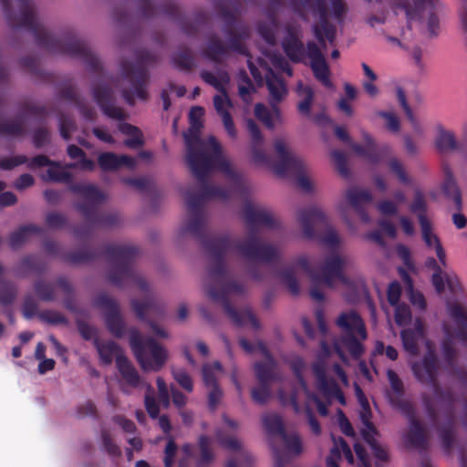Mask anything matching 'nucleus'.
I'll return each mask as SVG.
<instances>
[{"label": "nucleus", "instance_id": "obj_1", "mask_svg": "<svg viewBox=\"0 0 467 467\" xmlns=\"http://www.w3.org/2000/svg\"><path fill=\"white\" fill-rule=\"evenodd\" d=\"M0 3L12 28L28 29L39 47L51 53L79 58L89 71L104 77L100 60L88 44L77 37L72 31L64 32L59 36L49 34L38 21L35 5L31 0H0Z\"/></svg>", "mask_w": 467, "mask_h": 467}, {"label": "nucleus", "instance_id": "obj_2", "mask_svg": "<svg viewBox=\"0 0 467 467\" xmlns=\"http://www.w3.org/2000/svg\"><path fill=\"white\" fill-rule=\"evenodd\" d=\"M209 250L211 264L208 267L209 283L205 285V291L209 298L222 305L225 314L237 327L250 324L254 329L260 328V322L250 309L239 311L235 309L229 299V296L242 295L244 293V285L234 280H227L228 269L225 262L226 254L234 250L230 236L214 238L206 244Z\"/></svg>", "mask_w": 467, "mask_h": 467}, {"label": "nucleus", "instance_id": "obj_3", "mask_svg": "<svg viewBox=\"0 0 467 467\" xmlns=\"http://www.w3.org/2000/svg\"><path fill=\"white\" fill-rule=\"evenodd\" d=\"M104 255L110 265L107 277L109 283L123 287L126 284H135L141 291L148 292L147 281L140 276L134 264L139 255V249L130 244H107L100 249L81 247L76 251L61 255L62 261L70 265H81L94 261Z\"/></svg>", "mask_w": 467, "mask_h": 467}, {"label": "nucleus", "instance_id": "obj_4", "mask_svg": "<svg viewBox=\"0 0 467 467\" xmlns=\"http://www.w3.org/2000/svg\"><path fill=\"white\" fill-rule=\"evenodd\" d=\"M203 116L202 107L194 106L190 109V128L184 134L187 165L192 176L200 179L213 171L231 175L233 171L230 162L224 158L217 139L214 136H209L206 140L200 137Z\"/></svg>", "mask_w": 467, "mask_h": 467}, {"label": "nucleus", "instance_id": "obj_5", "mask_svg": "<svg viewBox=\"0 0 467 467\" xmlns=\"http://www.w3.org/2000/svg\"><path fill=\"white\" fill-rule=\"evenodd\" d=\"M246 128L251 137L252 160L255 164L271 166L274 172L280 177L294 175L296 177V182L297 187L306 192L312 191L311 182L304 174L305 167L303 161L290 153L283 140L277 139L275 140L274 147L278 161L272 164L263 149L264 138L258 125L254 119H248Z\"/></svg>", "mask_w": 467, "mask_h": 467}, {"label": "nucleus", "instance_id": "obj_6", "mask_svg": "<svg viewBox=\"0 0 467 467\" xmlns=\"http://www.w3.org/2000/svg\"><path fill=\"white\" fill-rule=\"evenodd\" d=\"M243 216L248 233L244 241L232 239L234 251L248 260L263 263H272L278 260V249L273 244L263 243L256 231L259 226L275 227V221L272 213L267 210L255 207L251 202H246L243 207Z\"/></svg>", "mask_w": 467, "mask_h": 467}, {"label": "nucleus", "instance_id": "obj_7", "mask_svg": "<svg viewBox=\"0 0 467 467\" xmlns=\"http://www.w3.org/2000/svg\"><path fill=\"white\" fill-rule=\"evenodd\" d=\"M211 172H206L202 179L193 176L201 185V192H195L187 191L184 192L185 203L189 213L187 223L181 228L182 234L189 233L193 234L202 244L203 249L209 254V250L206 244L214 239L223 236H230L229 234H218L213 236H207L204 233V212L203 205L208 200L218 199L226 201L230 197V192L220 186L209 183L208 178Z\"/></svg>", "mask_w": 467, "mask_h": 467}, {"label": "nucleus", "instance_id": "obj_8", "mask_svg": "<svg viewBox=\"0 0 467 467\" xmlns=\"http://www.w3.org/2000/svg\"><path fill=\"white\" fill-rule=\"evenodd\" d=\"M69 190L82 198L81 202L74 204V207L88 223L74 228L73 234L76 238L84 240L89 236L92 228L113 226L119 223V216L116 213H100L99 207L106 200V195L96 185L76 182L69 185Z\"/></svg>", "mask_w": 467, "mask_h": 467}, {"label": "nucleus", "instance_id": "obj_9", "mask_svg": "<svg viewBox=\"0 0 467 467\" xmlns=\"http://www.w3.org/2000/svg\"><path fill=\"white\" fill-rule=\"evenodd\" d=\"M285 30V36L282 41V47L287 57L294 63H301L307 57L315 78L325 88H332L330 68L321 47L314 41H308L305 47L301 40L302 32L299 26L287 25Z\"/></svg>", "mask_w": 467, "mask_h": 467}, {"label": "nucleus", "instance_id": "obj_10", "mask_svg": "<svg viewBox=\"0 0 467 467\" xmlns=\"http://www.w3.org/2000/svg\"><path fill=\"white\" fill-rule=\"evenodd\" d=\"M222 16L224 21L222 31L228 38V46L224 45L217 35L212 34L208 36L202 51V56L214 63H221L222 59L229 55V51L241 55L248 53L243 41L250 36L249 26L239 21L235 12L232 10L222 9Z\"/></svg>", "mask_w": 467, "mask_h": 467}, {"label": "nucleus", "instance_id": "obj_11", "mask_svg": "<svg viewBox=\"0 0 467 467\" xmlns=\"http://www.w3.org/2000/svg\"><path fill=\"white\" fill-rule=\"evenodd\" d=\"M136 63H122V72L133 87L134 91L130 89L122 90V97L130 106L135 104L137 96L141 100H147L149 94L147 91V83L149 73L147 67L152 66L158 62V57L147 49H139L135 53Z\"/></svg>", "mask_w": 467, "mask_h": 467}, {"label": "nucleus", "instance_id": "obj_12", "mask_svg": "<svg viewBox=\"0 0 467 467\" xmlns=\"http://www.w3.org/2000/svg\"><path fill=\"white\" fill-rule=\"evenodd\" d=\"M130 347L144 371H160L168 360L167 349L151 337H145L137 328L130 330Z\"/></svg>", "mask_w": 467, "mask_h": 467}, {"label": "nucleus", "instance_id": "obj_13", "mask_svg": "<svg viewBox=\"0 0 467 467\" xmlns=\"http://www.w3.org/2000/svg\"><path fill=\"white\" fill-rule=\"evenodd\" d=\"M449 314L454 321L455 329L451 333L446 325L443 327L447 334V337L442 342L443 358L448 367L451 368L452 374L467 386V369L455 365L456 351L451 341V337H454L467 346V313L462 306L453 304L449 307Z\"/></svg>", "mask_w": 467, "mask_h": 467}, {"label": "nucleus", "instance_id": "obj_14", "mask_svg": "<svg viewBox=\"0 0 467 467\" xmlns=\"http://www.w3.org/2000/svg\"><path fill=\"white\" fill-rule=\"evenodd\" d=\"M290 7L302 19L307 20V10L318 17L319 23L312 26L316 39L322 48L327 47L326 40L334 45L337 29L328 20L327 0H290Z\"/></svg>", "mask_w": 467, "mask_h": 467}, {"label": "nucleus", "instance_id": "obj_15", "mask_svg": "<svg viewBox=\"0 0 467 467\" xmlns=\"http://www.w3.org/2000/svg\"><path fill=\"white\" fill-rule=\"evenodd\" d=\"M297 219L306 239H317L329 247H337L340 239L336 230L329 224L325 213L317 206L300 209Z\"/></svg>", "mask_w": 467, "mask_h": 467}, {"label": "nucleus", "instance_id": "obj_16", "mask_svg": "<svg viewBox=\"0 0 467 467\" xmlns=\"http://www.w3.org/2000/svg\"><path fill=\"white\" fill-rule=\"evenodd\" d=\"M337 327L341 330V342L350 356L358 359L365 352L362 341L368 338L366 325L360 315L350 310L342 312L336 320Z\"/></svg>", "mask_w": 467, "mask_h": 467}, {"label": "nucleus", "instance_id": "obj_17", "mask_svg": "<svg viewBox=\"0 0 467 467\" xmlns=\"http://www.w3.org/2000/svg\"><path fill=\"white\" fill-rule=\"evenodd\" d=\"M426 348L423 358L411 364V371L419 382L433 387L439 382L440 362L430 341L426 342Z\"/></svg>", "mask_w": 467, "mask_h": 467}, {"label": "nucleus", "instance_id": "obj_18", "mask_svg": "<svg viewBox=\"0 0 467 467\" xmlns=\"http://www.w3.org/2000/svg\"><path fill=\"white\" fill-rule=\"evenodd\" d=\"M130 304L136 317L140 320L146 322L150 327L155 335L163 338L168 337V333L147 317H163L164 305L160 300L152 296H148L143 302L137 299H132Z\"/></svg>", "mask_w": 467, "mask_h": 467}, {"label": "nucleus", "instance_id": "obj_19", "mask_svg": "<svg viewBox=\"0 0 467 467\" xmlns=\"http://www.w3.org/2000/svg\"><path fill=\"white\" fill-rule=\"evenodd\" d=\"M346 260L337 254L327 255L319 269L317 270L315 282H321L328 287H333L335 280L348 285V278L344 274Z\"/></svg>", "mask_w": 467, "mask_h": 467}, {"label": "nucleus", "instance_id": "obj_20", "mask_svg": "<svg viewBox=\"0 0 467 467\" xmlns=\"http://www.w3.org/2000/svg\"><path fill=\"white\" fill-rule=\"evenodd\" d=\"M95 304L105 311V324L110 334L117 338L122 337L125 322L117 301L107 294H101L96 298Z\"/></svg>", "mask_w": 467, "mask_h": 467}, {"label": "nucleus", "instance_id": "obj_21", "mask_svg": "<svg viewBox=\"0 0 467 467\" xmlns=\"http://www.w3.org/2000/svg\"><path fill=\"white\" fill-rule=\"evenodd\" d=\"M91 91L94 100L107 117L117 120H125L129 117L123 109L115 106L113 89L109 84H94Z\"/></svg>", "mask_w": 467, "mask_h": 467}, {"label": "nucleus", "instance_id": "obj_22", "mask_svg": "<svg viewBox=\"0 0 467 467\" xmlns=\"http://www.w3.org/2000/svg\"><path fill=\"white\" fill-rule=\"evenodd\" d=\"M313 373L317 379V389L324 397L336 399L342 406L347 404L342 389L334 379L327 377L324 364L315 363L313 365Z\"/></svg>", "mask_w": 467, "mask_h": 467}, {"label": "nucleus", "instance_id": "obj_23", "mask_svg": "<svg viewBox=\"0 0 467 467\" xmlns=\"http://www.w3.org/2000/svg\"><path fill=\"white\" fill-rule=\"evenodd\" d=\"M265 85L269 92V105L275 115L280 118L281 110L278 105L287 95L286 85L272 69H269L265 76Z\"/></svg>", "mask_w": 467, "mask_h": 467}, {"label": "nucleus", "instance_id": "obj_24", "mask_svg": "<svg viewBox=\"0 0 467 467\" xmlns=\"http://www.w3.org/2000/svg\"><path fill=\"white\" fill-rule=\"evenodd\" d=\"M140 13L144 18L154 17L157 13L163 14L171 18H177L180 15L178 5L172 0H164L155 6L150 0H139Z\"/></svg>", "mask_w": 467, "mask_h": 467}, {"label": "nucleus", "instance_id": "obj_25", "mask_svg": "<svg viewBox=\"0 0 467 467\" xmlns=\"http://www.w3.org/2000/svg\"><path fill=\"white\" fill-rule=\"evenodd\" d=\"M425 337V326L420 319H416L412 328L403 329L400 338L404 349L411 356L419 353V342Z\"/></svg>", "mask_w": 467, "mask_h": 467}, {"label": "nucleus", "instance_id": "obj_26", "mask_svg": "<svg viewBox=\"0 0 467 467\" xmlns=\"http://www.w3.org/2000/svg\"><path fill=\"white\" fill-rule=\"evenodd\" d=\"M98 164L102 171H117L124 166L133 170L137 161L135 158L129 155L102 152L98 157Z\"/></svg>", "mask_w": 467, "mask_h": 467}, {"label": "nucleus", "instance_id": "obj_27", "mask_svg": "<svg viewBox=\"0 0 467 467\" xmlns=\"http://www.w3.org/2000/svg\"><path fill=\"white\" fill-rule=\"evenodd\" d=\"M346 198L360 216L362 222L368 223L369 215L363 205L369 203L372 201V195L369 191L358 188H350L346 192Z\"/></svg>", "mask_w": 467, "mask_h": 467}, {"label": "nucleus", "instance_id": "obj_28", "mask_svg": "<svg viewBox=\"0 0 467 467\" xmlns=\"http://www.w3.org/2000/svg\"><path fill=\"white\" fill-rule=\"evenodd\" d=\"M94 346L102 365H110L114 359L117 362L119 357H126L122 348L112 340H100L96 337Z\"/></svg>", "mask_w": 467, "mask_h": 467}, {"label": "nucleus", "instance_id": "obj_29", "mask_svg": "<svg viewBox=\"0 0 467 467\" xmlns=\"http://www.w3.org/2000/svg\"><path fill=\"white\" fill-rule=\"evenodd\" d=\"M43 229L33 223L19 226L16 231L12 232L8 237L9 246L13 250H16L24 245L32 234H42Z\"/></svg>", "mask_w": 467, "mask_h": 467}, {"label": "nucleus", "instance_id": "obj_30", "mask_svg": "<svg viewBox=\"0 0 467 467\" xmlns=\"http://www.w3.org/2000/svg\"><path fill=\"white\" fill-rule=\"evenodd\" d=\"M405 441L408 446L417 449H425L427 446L424 428L414 416L410 419V430L405 436Z\"/></svg>", "mask_w": 467, "mask_h": 467}, {"label": "nucleus", "instance_id": "obj_31", "mask_svg": "<svg viewBox=\"0 0 467 467\" xmlns=\"http://www.w3.org/2000/svg\"><path fill=\"white\" fill-rule=\"evenodd\" d=\"M117 368L122 380L131 388H139L141 384V378L134 365L127 357H119L117 360Z\"/></svg>", "mask_w": 467, "mask_h": 467}, {"label": "nucleus", "instance_id": "obj_32", "mask_svg": "<svg viewBox=\"0 0 467 467\" xmlns=\"http://www.w3.org/2000/svg\"><path fill=\"white\" fill-rule=\"evenodd\" d=\"M441 188L444 195L454 202L457 210H462V193L453 176V172L449 167L444 169V181Z\"/></svg>", "mask_w": 467, "mask_h": 467}, {"label": "nucleus", "instance_id": "obj_33", "mask_svg": "<svg viewBox=\"0 0 467 467\" xmlns=\"http://www.w3.org/2000/svg\"><path fill=\"white\" fill-rule=\"evenodd\" d=\"M363 140L365 145L358 143H351L352 150L358 155L361 156L372 163H377L380 160L379 153L378 152L376 144L373 138L367 132H363Z\"/></svg>", "mask_w": 467, "mask_h": 467}, {"label": "nucleus", "instance_id": "obj_34", "mask_svg": "<svg viewBox=\"0 0 467 467\" xmlns=\"http://www.w3.org/2000/svg\"><path fill=\"white\" fill-rule=\"evenodd\" d=\"M421 228L422 239L425 244L429 247H434L437 257L442 265H446V254L440 242L439 237L432 233L431 223H422L420 224Z\"/></svg>", "mask_w": 467, "mask_h": 467}, {"label": "nucleus", "instance_id": "obj_35", "mask_svg": "<svg viewBox=\"0 0 467 467\" xmlns=\"http://www.w3.org/2000/svg\"><path fill=\"white\" fill-rule=\"evenodd\" d=\"M172 66L182 71H191L196 66L192 51L186 46L180 47L171 58Z\"/></svg>", "mask_w": 467, "mask_h": 467}, {"label": "nucleus", "instance_id": "obj_36", "mask_svg": "<svg viewBox=\"0 0 467 467\" xmlns=\"http://www.w3.org/2000/svg\"><path fill=\"white\" fill-rule=\"evenodd\" d=\"M119 130L129 137L124 140L126 147L135 150L144 145L143 133L138 127L128 122H120L119 124Z\"/></svg>", "mask_w": 467, "mask_h": 467}, {"label": "nucleus", "instance_id": "obj_37", "mask_svg": "<svg viewBox=\"0 0 467 467\" xmlns=\"http://www.w3.org/2000/svg\"><path fill=\"white\" fill-rule=\"evenodd\" d=\"M46 265L36 254H26L23 256L17 265L16 275L26 276L30 272L41 274L45 271Z\"/></svg>", "mask_w": 467, "mask_h": 467}, {"label": "nucleus", "instance_id": "obj_38", "mask_svg": "<svg viewBox=\"0 0 467 467\" xmlns=\"http://www.w3.org/2000/svg\"><path fill=\"white\" fill-rule=\"evenodd\" d=\"M255 378L258 383L271 385L276 380L275 363L273 358L265 362H256L254 366Z\"/></svg>", "mask_w": 467, "mask_h": 467}, {"label": "nucleus", "instance_id": "obj_39", "mask_svg": "<svg viewBox=\"0 0 467 467\" xmlns=\"http://www.w3.org/2000/svg\"><path fill=\"white\" fill-rule=\"evenodd\" d=\"M437 131L435 147L439 152L445 153L454 151L458 149L455 135L451 130H447L442 126H438Z\"/></svg>", "mask_w": 467, "mask_h": 467}, {"label": "nucleus", "instance_id": "obj_40", "mask_svg": "<svg viewBox=\"0 0 467 467\" xmlns=\"http://www.w3.org/2000/svg\"><path fill=\"white\" fill-rule=\"evenodd\" d=\"M201 78L208 85L214 88L218 92L226 96L225 86L230 83V75L227 71L222 70L218 72V77L214 76L208 70H202L200 73Z\"/></svg>", "mask_w": 467, "mask_h": 467}, {"label": "nucleus", "instance_id": "obj_41", "mask_svg": "<svg viewBox=\"0 0 467 467\" xmlns=\"http://www.w3.org/2000/svg\"><path fill=\"white\" fill-rule=\"evenodd\" d=\"M200 457L196 461V467H208L214 460V453L211 449V440L206 435L198 439Z\"/></svg>", "mask_w": 467, "mask_h": 467}, {"label": "nucleus", "instance_id": "obj_42", "mask_svg": "<svg viewBox=\"0 0 467 467\" xmlns=\"http://www.w3.org/2000/svg\"><path fill=\"white\" fill-rule=\"evenodd\" d=\"M270 19L269 23L260 22L257 26V31L259 36L268 44L275 45L276 42L275 31L278 26L276 16L271 15L268 16Z\"/></svg>", "mask_w": 467, "mask_h": 467}, {"label": "nucleus", "instance_id": "obj_43", "mask_svg": "<svg viewBox=\"0 0 467 467\" xmlns=\"http://www.w3.org/2000/svg\"><path fill=\"white\" fill-rule=\"evenodd\" d=\"M410 210L417 215L420 224L430 222L427 218V202L421 191H415L413 201L410 205Z\"/></svg>", "mask_w": 467, "mask_h": 467}, {"label": "nucleus", "instance_id": "obj_44", "mask_svg": "<svg viewBox=\"0 0 467 467\" xmlns=\"http://www.w3.org/2000/svg\"><path fill=\"white\" fill-rule=\"evenodd\" d=\"M439 435L441 445L446 453H451L454 444V419L448 417V421L440 428Z\"/></svg>", "mask_w": 467, "mask_h": 467}, {"label": "nucleus", "instance_id": "obj_45", "mask_svg": "<svg viewBox=\"0 0 467 467\" xmlns=\"http://www.w3.org/2000/svg\"><path fill=\"white\" fill-rule=\"evenodd\" d=\"M262 421L265 431L270 435L281 437L285 432L282 418L277 414L265 415Z\"/></svg>", "mask_w": 467, "mask_h": 467}, {"label": "nucleus", "instance_id": "obj_46", "mask_svg": "<svg viewBox=\"0 0 467 467\" xmlns=\"http://www.w3.org/2000/svg\"><path fill=\"white\" fill-rule=\"evenodd\" d=\"M354 390H355L356 397H357V399L360 404V407L362 409V411L360 413V418H361L362 421L370 430H374V426L370 422L371 410H370L368 400L365 393L363 392L361 387L357 382L354 383Z\"/></svg>", "mask_w": 467, "mask_h": 467}, {"label": "nucleus", "instance_id": "obj_47", "mask_svg": "<svg viewBox=\"0 0 467 467\" xmlns=\"http://www.w3.org/2000/svg\"><path fill=\"white\" fill-rule=\"evenodd\" d=\"M25 133V124L20 119H6L0 121V135L20 137Z\"/></svg>", "mask_w": 467, "mask_h": 467}, {"label": "nucleus", "instance_id": "obj_48", "mask_svg": "<svg viewBox=\"0 0 467 467\" xmlns=\"http://www.w3.org/2000/svg\"><path fill=\"white\" fill-rule=\"evenodd\" d=\"M17 296V286L9 280H0V304L12 305Z\"/></svg>", "mask_w": 467, "mask_h": 467}, {"label": "nucleus", "instance_id": "obj_49", "mask_svg": "<svg viewBox=\"0 0 467 467\" xmlns=\"http://www.w3.org/2000/svg\"><path fill=\"white\" fill-rule=\"evenodd\" d=\"M431 389L437 400L447 407L448 417H453V406L455 403V398L452 391L450 389H442L439 382L431 387Z\"/></svg>", "mask_w": 467, "mask_h": 467}, {"label": "nucleus", "instance_id": "obj_50", "mask_svg": "<svg viewBox=\"0 0 467 467\" xmlns=\"http://www.w3.org/2000/svg\"><path fill=\"white\" fill-rule=\"evenodd\" d=\"M34 290L41 301L52 302L56 299L55 286L51 283L36 280L34 283Z\"/></svg>", "mask_w": 467, "mask_h": 467}, {"label": "nucleus", "instance_id": "obj_51", "mask_svg": "<svg viewBox=\"0 0 467 467\" xmlns=\"http://www.w3.org/2000/svg\"><path fill=\"white\" fill-rule=\"evenodd\" d=\"M207 17L203 13H198L195 16L194 22H189L185 18H180L179 24L182 32L190 36H196L199 27L206 23Z\"/></svg>", "mask_w": 467, "mask_h": 467}, {"label": "nucleus", "instance_id": "obj_52", "mask_svg": "<svg viewBox=\"0 0 467 467\" xmlns=\"http://www.w3.org/2000/svg\"><path fill=\"white\" fill-rule=\"evenodd\" d=\"M278 275L281 279V282L287 287L293 296L299 294L298 281L296 277L295 271L292 266H288L283 270H280L278 272Z\"/></svg>", "mask_w": 467, "mask_h": 467}, {"label": "nucleus", "instance_id": "obj_53", "mask_svg": "<svg viewBox=\"0 0 467 467\" xmlns=\"http://www.w3.org/2000/svg\"><path fill=\"white\" fill-rule=\"evenodd\" d=\"M254 115L256 119H258L260 121H262L265 127L272 130L275 127L274 119H280V118H277L274 111L271 109V111L263 104V103H257L254 106Z\"/></svg>", "mask_w": 467, "mask_h": 467}, {"label": "nucleus", "instance_id": "obj_54", "mask_svg": "<svg viewBox=\"0 0 467 467\" xmlns=\"http://www.w3.org/2000/svg\"><path fill=\"white\" fill-rule=\"evenodd\" d=\"M387 377H388V380H389V382L390 384L391 389H392V391H393V393L395 395V397L391 398V402L398 403V401L404 395V391L405 390H404L403 382L400 379L398 374L394 370H392V369H388Z\"/></svg>", "mask_w": 467, "mask_h": 467}, {"label": "nucleus", "instance_id": "obj_55", "mask_svg": "<svg viewBox=\"0 0 467 467\" xmlns=\"http://www.w3.org/2000/svg\"><path fill=\"white\" fill-rule=\"evenodd\" d=\"M280 438L289 454L299 455L302 452V442L296 433L287 434L285 431Z\"/></svg>", "mask_w": 467, "mask_h": 467}, {"label": "nucleus", "instance_id": "obj_56", "mask_svg": "<svg viewBox=\"0 0 467 467\" xmlns=\"http://www.w3.org/2000/svg\"><path fill=\"white\" fill-rule=\"evenodd\" d=\"M271 385L265 383H258V385L252 389V400L260 405L265 404L271 398Z\"/></svg>", "mask_w": 467, "mask_h": 467}, {"label": "nucleus", "instance_id": "obj_57", "mask_svg": "<svg viewBox=\"0 0 467 467\" xmlns=\"http://www.w3.org/2000/svg\"><path fill=\"white\" fill-rule=\"evenodd\" d=\"M37 317L44 323L48 325H67V318L56 310H43L37 314Z\"/></svg>", "mask_w": 467, "mask_h": 467}, {"label": "nucleus", "instance_id": "obj_58", "mask_svg": "<svg viewBox=\"0 0 467 467\" xmlns=\"http://www.w3.org/2000/svg\"><path fill=\"white\" fill-rule=\"evenodd\" d=\"M396 95H397L398 101H399L400 105L401 106L402 109L404 110V113H405L408 120L411 123L413 128L415 130H417L419 128L417 119L414 116L412 109H410V107L407 101L405 91L403 90V88L401 87H397Z\"/></svg>", "mask_w": 467, "mask_h": 467}, {"label": "nucleus", "instance_id": "obj_59", "mask_svg": "<svg viewBox=\"0 0 467 467\" xmlns=\"http://www.w3.org/2000/svg\"><path fill=\"white\" fill-rule=\"evenodd\" d=\"M171 375L176 382L188 393L193 391V382L189 373L184 368H172Z\"/></svg>", "mask_w": 467, "mask_h": 467}, {"label": "nucleus", "instance_id": "obj_60", "mask_svg": "<svg viewBox=\"0 0 467 467\" xmlns=\"http://www.w3.org/2000/svg\"><path fill=\"white\" fill-rule=\"evenodd\" d=\"M215 438L218 443L227 450L239 451L241 449V442L234 436L225 433L223 430L216 431Z\"/></svg>", "mask_w": 467, "mask_h": 467}, {"label": "nucleus", "instance_id": "obj_61", "mask_svg": "<svg viewBox=\"0 0 467 467\" xmlns=\"http://www.w3.org/2000/svg\"><path fill=\"white\" fill-rule=\"evenodd\" d=\"M47 180L55 182L70 183L72 174L62 169L60 165L58 168L50 166L47 171Z\"/></svg>", "mask_w": 467, "mask_h": 467}, {"label": "nucleus", "instance_id": "obj_62", "mask_svg": "<svg viewBox=\"0 0 467 467\" xmlns=\"http://www.w3.org/2000/svg\"><path fill=\"white\" fill-rule=\"evenodd\" d=\"M302 92L305 94V98L303 100L298 102L297 110L303 116L311 117V106L314 100V91L310 87L306 86L302 88Z\"/></svg>", "mask_w": 467, "mask_h": 467}, {"label": "nucleus", "instance_id": "obj_63", "mask_svg": "<svg viewBox=\"0 0 467 467\" xmlns=\"http://www.w3.org/2000/svg\"><path fill=\"white\" fill-rule=\"evenodd\" d=\"M389 168L390 171L397 176L399 181L403 184L410 183V178L408 175L403 163L397 158H392L389 161Z\"/></svg>", "mask_w": 467, "mask_h": 467}, {"label": "nucleus", "instance_id": "obj_64", "mask_svg": "<svg viewBox=\"0 0 467 467\" xmlns=\"http://www.w3.org/2000/svg\"><path fill=\"white\" fill-rule=\"evenodd\" d=\"M102 445L107 453L112 457H119L121 454L120 448L114 442L109 431L103 429L100 433Z\"/></svg>", "mask_w": 467, "mask_h": 467}]
</instances>
